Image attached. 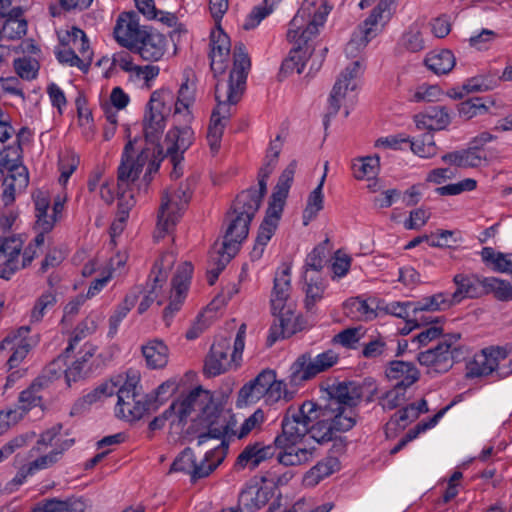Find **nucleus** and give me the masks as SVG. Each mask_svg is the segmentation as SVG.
<instances>
[{"instance_id": "f257e3e1", "label": "nucleus", "mask_w": 512, "mask_h": 512, "mask_svg": "<svg viewBox=\"0 0 512 512\" xmlns=\"http://www.w3.org/2000/svg\"><path fill=\"white\" fill-rule=\"evenodd\" d=\"M325 403L310 401L306 411L309 436L318 444L328 443L337 433L351 430L357 423L354 408L363 397V385L356 382H339L325 389Z\"/></svg>"}, {"instance_id": "f03ea898", "label": "nucleus", "mask_w": 512, "mask_h": 512, "mask_svg": "<svg viewBox=\"0 0 512 512\" xmlns=\"http://www.w3.org/2000/svg\"><path fill=\"white\" fill-rule=\"evenodd\" d=\"M193 412H197V415L192 419L187 434H197L198 446L205 444L209 437L227 434L229 426L225 415L211 393L202 387L192 390L182 401L173 402L168 409L149 423V430L156 431L163 428L168 420L171 425L183 426Z\"/></svg>"}, {"instance_id": "7ed1b4c3", "label": "nucleus", "mask_w": 512, "mask_h": 512, "mask_svg": "<svg viewBox=\"0 0 512 512\" xmlns=\"http://www.w3.org/2000/svg\"><path fill=\"white\" fill-rule=\"evenodd\" d=\"M250 67L251 61L245 45L242 42L236 43L229 79L227 83H221L218 80L215 86L217 106L212 111L207 131V141L213 155L220 149L226 123L232 116V106L240 101L244 93Z\"/></svg>"}, {"instance_id": "20e7f679", "label": "nucleus", "mask_w": 512, "mask_h": 512, "mask_svg": "<svg viewBox=\"0 0 512 512\" xmlns=\"http://www.w3.org/2000/svg\"><path fill=\"white\" fill-rule=\"evenodd\" d=\"M308 406L310 401H304L297 408L290 406L283 415L281 433L275 437L274 444L281 450L277 455L278 463L284 466L302 465L313 458L314 449L297 447L309 435Z\"/></svg>"}, {"instance_id": "39448f33", "label": "nucleus", "mask_w": 512, "mask_h": 512, "mask_svg": "<svg viewBox=\"0 0 512 512\" xmlns=\"http://www.w3.org/2000/svg\"><path fill=\"white\" fill-rule=\"evenodd\" d=\"M297 162L291 161L278 178L268 203L266 215L259 227L256 243L251 252L252 259H259L264 247L273 236L284 209L285 201L294 180Z\"/></svg>"}, {"instance_id": "423d86ee", "label": "nucleus", "mask_w": 512, "mask_h": 512, "mask_svg": "<svg viewBox=\"0 0 512 512\" xmlns=\"http://www.w3.org/2000/svg\"><path fill=\"white\" fill-rule=\"evenodd\" d=\"M290 267L286 266L274 278V287L271 296V310L275 316L274 324L270 328L268 342L272 345L279 338H287L296 332L297 317L292 304L287 301L290 296Z\"/></svg>"}, {"instance_id": "0eeeda50", "label": "nucleus", "mask_w": 512, "mask_h": 512, "mask_svg": "<svg viewBox=\"0 0 512 512\" xmlns=\"http://www.w3.org/2000/svg\"><path fill=\"white\" fill-rule=\"evenodd\" d=\"M225 420L229 426L227 434L208 438V440H220V444L217 447L207 451L204 459L200 463L196 462L193 450L189 447L185 448L173 461L170 472H184L190 474L193 482L197 479L207 477L213 472L224 460L229 448V437L233 435L232 426L235 424L233 419L229 420L225 416Z\"/></svg>"}, {"instance_id": "6e6552de", "label": "nucleus", "mask_w": 512, "mask_h": 512, "mask_svg": "<svg viewBox=\"0 0 512 512\" xmlns=\"http://www.w3.org/2000/svg\"><path fill=\"white\" fill-rule=\"evenodd\" d=\"M163 159V149L149 146L143 148L135 160L133 158L122 159L118 167L117 194L121 193V198L123 197L130 185L138 179L146 164L147 170L143 179L148 184L151 181V174L158 171Z\"/></svg>"}, {"instance_id": "1a4fd4ad", "label": "nucleus", "mask_w": 512, "mask_h": 512, "mask_svg": "<svg viewBox=\"0 0 512 512\" xmlns=\"http://www.w3.org/2000/svg\"><path fill=\"white\" fill-rule=\"evenodd\" d=\"M117 383L118 386L115 393L118 399L115 411L118 418L126 421H135L145 414L158 410L159 404L157 400L140 395L135 378H128L121 386L120 381H117Z\"/></svg>"}, {"instance_id": "9d476101", "label": "nucleus", "mask_w": 512, "mask_h": 512, "mask_svg": "<svg viewBox=\"0 0 512 512\" xmlns=\"http://www.w3.org/2000/svg\"><path fill=\"white\" fill-rule=\"evenodd\" d=\"M460 338L461 335L459 333L444 335L435 347L418 354V362L428 367L430 369L429 373L447 372L458 361L460 347L457 346V343Z\"/></svg>"}, {"instance_id": "9b49d317", "label": "nucleus", "mask_w": 512, "mask_h": 512, "mask_svg": "<svg viewBox=\"0 0 512 512\" xmlns=\"http://www.w3.org/2000/svg\"><path fill=\"white\" fill-rule=\"evenodd\" d=\"M194 185L195 179L189 178L177 190L163 194L158 213V228L161 231L168 232L179 220L192 197Z\"/></svg>"}, {"instance_id": "f8f14e48", "label": "nucleus", "mask_w": 512, "mask_h": 512, "mask_svg": "<svg viewBox=\"0 0 512 512\" xmlns=\"http://www.w3.org/2000/svg\"><path fill=\"white\" fill-rule=\"evenodd\" d=\"M339 360V355L333 350H327L312 357L310 352L300 355L290 367L289 381L291 385L299 386L333 367Z\"/></svg>"}, {"instance_id": "ddd939ff", "label": "nucleus", "mask_w": 512, "mask_h": 512, "mask_svg": "<svg viewBox=\"0 0 512 512\" xmlns=\"http://www.w3.org/2000/svg\"><path fill=\"white\" fill-rule=\"evenodd\" d=\"M165 95L162 91H154L147 104V111L143 120V129L146 140V146L150 148L157 147L163 149L159 145V139L165 127L164 110Z\"/></svg>"}, {"instance_id": "4468645a", "label": "nucleus", "mask_w": 512, "mask_h": 512, "mask_svg": "<svg viewBox=\"0 0 512 512\" xmlns=\"http://www.w3.org/2000/svg\"><path fill=\"white\" fill-rule=\"evenodd\" d=\"M360 71V61H354L350 66L346 67L335 82L329 96V106L326 114L324 115L323 124L325 129L328 128L330 119L338 113L346 92L349 89L352 91L355 89L356 86L355 84H352L351 81L360 74Z\"/></svg>"}, {"instance_id": "2eb2a0df", "label": "nucleus", "mask_w": 512, "mask_h": 512, "mask_svg": "<svg viewBox=\"0 0 512 512\" xmlns=\"http://www.w3.org/2000/svg\"><path fill=\"white\" fill-rule=\"evenodd\" d=\"M175 255L172 252H166L162 254L159 260H157L151 270L150 277L151 283H147V294L144 296L138 306V313L143 314L156 300L159 290L168 278V271L172 268L175 263Z\"/></svg>"}, {"instance_id": "dca6fc26", "label": "nucleus", "mask_w": 512, "mask_h": 512, "mask_svg": "<svg viewBox=\"0 0 512 512\" xmlns=\"http://www.w3.org/2000/svg\"><path fill=\"white\" fill-rule=\"evenodd\" d=\"M192 272V264L190 262H184L178 267L176 274L172 278V299L163 311V319L167 326L170 325L174 314L181 308L188 290Z\"/></svg>"}, {"instance_id": "f3484780", "label": "nucleus", "mask_w": 512, "mask_h": 512, "mask_svg": "<svg viewBox=\"0 0 512 512\" xmlns=\"http://www.w3.org/2000/svg\"><path fill=\"white\" fill-rule=\"evenodd\" d=\"M226 223L223 241L219 248L221 252H229L230 255H236L239 245L249 234L251 220H247L244 216L229 210L226 214Z\"/></svg>"}, {"instance_id": "a211bd4d", "label": "nucleus", "mask_w": 512, "mask_h": 512, "mask_svg": "<svg viewBox=\"0 0 512 512\" xmlns=\"http://www.w3.org/2000/svg\"><path fill=\"white\" fill-rule=\"evenodd\" d=\"M231 349V340L229 338H220L210 349L204 363V374L208 377H215L225 373L232 363V355L229 357Z\"/></svg>"}, {"instance_id": "6ab92c4d", "label": "nucleus", "mask_w": 512, "mask_h": 512, "mask_svg": "<svg viewBox=\"0 0 512 512\" xmlns=\"http://www.w3.org/2000/svg\"><path fill=\"white\" fill-rule=\"evenodd\" d=\"M146 30V27L140 29L135 12H125L118 17L113 33L116 41L121 46L132 51Z\"/></svg>"}, {"instance_id": "aec40b11", "label": "nucleus", "mask_w": 512, "mask_h": 512, "mask_svg": "<svg viewBox=\"0 0 512 512\" xmlns=\"http://www.w3.org/2000/svg\"><path fill=\"white\" fill-rule=\"evenodd\" d=\"M276 445H265L262 442L250 443L241 451L234 463V470L241 471L244 469L254 470L261 463L271 459L276 452Z\"/></svg>"}, {"instance_id": "412c9836", "label": "nucleus", "mask_w": 512, "mask_h": 512, "mask_svg": "<svg viewBox=\"0 0 512 512\" xmlns=\"http://www.w3.org/2000/svg\"><path fill=\"white\" fill-rule=\"evenodd\" d=\"M210 46V67L214 73V76L217 77L218 75H222L225 72L231 50L230 38L221 29L220 26L217 28V30L211 32Z\"/></svg>"}, {"instance_id": "4be33fe9", "label": "nucleus", "mask_w": 512, "mask_h": 512, "mask_svg": "<svg viewBox=\"0 0 512 512\" xmlns=\"http://www.w3.org/2000/svg\"><path fill=\"white\" fill-rule=\"evenodd\" d=\"M194 141V132L190 126L175 127L166 134L165 142L167 144L166 154L171 163L181 162L183 153L191 146Z\"/></svg>"}, {"instance_id": "5701e85b", "label": "nucleus", "mask_w": 512, "mask_h": 512, "mask_svg": "<svg viewBox=\"0 0 512 512\" xmlns=\"http://www.w3.org/2000/svg\"><path fill=\"white\" fill-rule=\"evenodd\" d=\"M506 353L500 347H490L482 350L467 366L468 378L488 376L492 374L499 365V358H505Z\"/></svg>"}, {"instance_id": "b1692460", "label": "nucleus", "mask_w": 512, "mask_h": 512, "mask_svg": "<svg viewBox=\"0 0 512 512\" xmlns=\"http://www.w3.org/2000/svg\"><path fill=\"white\" fill-rule=\"evenodd\" d=\"M272 495L270 488L261 486L257 481H250L239 495V509L241 512H255L265 506Z\"/></svg>"}, {"instance_id": "393cba45", "label": "nucleus", "mask_w": 512, "mask_h": 512, "mask_svg": "<svg viewBox=\"0 0 512 512\" xmlns=\"http://www.w3.org/2000/svg\"><path fill=\"white\" fill-rule=\"evenodd\" d=\"M166 43L163 34L153 29H147L133 51L138 53L143 60L154 62L163 57Z\"/></svg>"}, {"instance_id": "a878e982", "label": "nucleus", "mask_w": 512, "mask_h": 512, "mask_svg": "<svg viewBox=\"0 0 512 512\" xmlns=\"http://www.w3.org/2000/svg\"><path fill=\"white\" fill-rule=\"evenodd\" d=\"M265 194L260 189L256 190L254 187L243 190L234 199L230 211L252 221L261 206Z\"/></svg>"}, {"instance_id": "bb28decb", "label": "nucleus", "mask_w": 512, "mask_h": 512, "mask_svg": "<svg viewBox=\"0 0 512 512\" xmlns=\"http://www.w3.org/2000/svg\"><path fill=\"white\" fill-rule=\"evenodd\" d=\"M453 282L456 285V290L449 294L453 306L459 304L465 298H477L485 294L482 279L474 275L456 274Z\"/></svg>"}, {"instance_id": "cd10ccee", "label": "nucleus", "mask_w": 512, "mask_h": 512, "mask_svg": "<svg viewBox=\"0 0 512 512\" xmlns=\"http://www.w3.org/2000/svg\"><path fill=\"white\" fill-rule=\"evenodd\" d=\"M10 174L3 181L2 200L6 206L15 200V194L24 190L29 183L27 168L22 165L13 164L9 168Z\"/></svg>"}, {"instance_id": "c85d7f7f", "label": "nucleus", "mask_w": 512, "mask_h": 512, "mask_svg": "<svg viewBox=\"0 0 512 512\" xmlns=\"http://www.w3.org/2000/svg\"><path fill=\"white\" fill-rule=\"evenodd\" d=\"M117 386L118 383L113 379L101 383L94 390L90 391L75 401L71 408L70 415H80L83 412L89 410L93 404L112 396L115 393Z\"/></svg>"}, {"instance_id": "c756f323", "label": "nucleus", "mask_w": 512, "mask_h": 512, "mask_svg": "<svg viewBox=\"0 0 512 512\" xmlns=\"http://www.w3.org/2000/svg\"><path fill=\"white\" fill-rule=\"evenodd\" d=\"M385 374L389 380L396 381V386L405 388H409L420 378V372L413 363L401 360L390 361Z\"/></svg>"}, {"instance_id": "7c9ffc66", "label": "nucleus", "mask_w": 512, "mask_h": 512, "mask_svg": "<svg viewBox=\"0 0 512 512\" xmlns=\"http://www.w3.org/2000/svg\"><path fill=\"white\" fill-rule=\"evenodd\" d=\"M274 371L265 369L253 380L246 383L239 391V398L245 402H256L267 395L273 382Z\"/></svg>"}, {"instance_id": "2f4dec72", "label": "nucleus", "mask_w": 512, "mask_h": 512, "mask_svg": "<svg viewBox=\"0 0 512 512\" xmlns=\"http://www.w3.org/2000/svg\"><path fill=\"white\" fill-rule=\"evenodd\" d=\"M415 123L419 129L438 131L449 125L450 116L445 107L434 106L428 108L424 113L416 115Z\"/></svg>"}, {"instance_id": "473e14b6", "label": "nucleus", "mask_w": 512, "mask_h": 512, "mask_svg": "<svg viewBox=\"0 0 512 512\" xmlns=\"http://www.w3.org/2000/svg\"><path fill=\"white\" fill-rule=\"evenodd\" d=\"M184 81L178 90V97L175 103V113H180L181 109L187 110V116L192 118L189 108L195 102L197 78L191 69H185L183 72Z\"/></svg>"}, {"instance_id": "72a5a7b5", "label": "nucleus", "mask_w": 512, "mask_h": 512, "mask_svg": "<svg viewBox=\"0 0 512 512\" xmlns=\"http://www.w3.org/2000/svg\"><path fill=\"white\" fill-rule=\"evenodd\" d=\"M396 1L397 0H380L360 27L361 34H365L369 38L374 37L376 35L377 26L379 24L383 26L389 21L392 14L391 6Z\"/></svg>"}, {"instance_id": "f704fd0d", "label": "nucleus", "mask_w": 512, "mask_h": 512, "mask_svg": "<svg viewBox=\"0 0 512 512\" xmlns=\"http://www.w3.org/2000/svg\"><path fill=\"white\" fill-rule=\"evenodd\" d=\"M442 161L460 168L479 167L482 161L486 160V155L472 146L468 149H462L444 154Z\"/></svg>"}, {"instance_id": "c9c22d12", "label": "nucleus", "mask_w": 512, "mask_h": 512, "mask_svg": "<svg viewBox=\"0 0 512 512\" xmlns=\"http://www.w3.org/2000/svg\"><path fill=\"white\" fill-rule=\"evenodd\" d=\"M321 7L324 8L323 12H315L313 18L309 24L298 33V37L293 41L296 46L299 44L303 47V50H307L309 56L312 55V50L308 46V42L315 37L319 32V26H322L325 22V17L331 10V7L327 5L326 1L321 0Z\"/></svg>"}, {"instance_id": "e433bc0d", "label": "nucleus", "mask_w": 512, "mask_h": 512, "mask_svg": "<svg viewBox=\"0 0 512 512\" xmlns=\"http://www.w3.org/2000/svg\"><path fill=\"white\" fill-rule=\"evenodd\" d=\"M315 12H321L319 9L316 10V1L305 0L289 23V29L287 31L288 41L296 40L298 33L309 24Z\"/></svg>"}, {"instance_id": "4c0bfd02", "label": "nucleus", "mask_w": 512, "mask_h": 512, "mask_svg": "<svg viewBox=\"0 0 512 512\" xmlns=\"http://www.w3.org/2000/svg\"><path fill=\"white\" fill-rule=\"evenodd\" d=\"M141 351L149 368L160 369L168 363V347L159 339L149 341Z\"/></svg>"}, {"instance_id": "58836bf2", "label": "nucleus", "mask_w": 512, "mask_h": 512, "mask_svg": "<svg viewBox=\"0 0 512 512\" xmlns=\"http://www.w3.org/2000/svg\"><path fill=\"white\" fill-rule=\"evenodd\" d=\"M326 175L323 174L317 187L312 190L306 201V206L303 210V224L308 225L310 221L315 219L318 213L324 208V194L323 186L325 183Z\"/></svg>"}, {"instance_id": "ea45409f", "label": "nucleus", "mask_w": 512, "mask_h": 512, "mask_svg": "<svg viewBox=\"0 0 512 512\" xmlns=\"http://www.w3.org/2000/svg\"><path fill=\"white\" fill-rule=\"evenodd\" d=\"M455 57L448 49H443L438 52L429 53L424 63L435 74H447L455 66Z\"/></svg>"}, {"instance_id": "a19ab883", "label": "nucleus", "mask_w": 512, "mask_h": 512, "mask_svg": "<svg viewBox=\"0 0 512 512\" xmlns=\"http://www.w3.org/2000/svg\"><path fill=\"white\" fill-rule=\"evenodd\" d=\"M222 413L227 417V419H233L234 423H237L236 422V419L233 415H230L228 414L227 412L224 411L222 405H220L219 403H216ZM264 412L261 410V409H257L252 415H250L245 421L244 423L241 425L239 431H235V426L236 424H234L232 426V430H233V435H231L229 437V442L231 441V439L233 437H237L238 439H243L245 438L246 436H248L254 429L256 428H260L261 424L264 422Z\"/></svg>"}, {"instance_id": "79ce46f5", "label": "nucleus", "mask_w": 512, "mask_h": 512, "mask_svg": "<svg viewBox=\"0 0 512 512\" xmlns=\"http://www.w3.org/2000/svg\"><path fill=\"white\" fill-rule=\"evenodd\" d=\"M142 292L140 287H135L129 294L124 298L122 304H120L114 314L109 318V334L114 335L118 329L120 322L126 317L128 312L136 304L139 294Z\"/></svg>"}, {"instance_id": "37998d69", "label": "nucleus", "mask_w": 512, "mask_h": 512, "mask_svg": "<svg viewBox=\"0 0 512 512\" xmlns=\"http://www.w3.org/2000/svg\"><path fill=\"white\" fill-rule=\"evenodd\" d=\"M414 315L422 311H443L453 306L448 293H437L414 302Z\"/></svg>"}, {"instance_id": "c03bdc74", "label": "nucleus", "mask_w": 512, "mask_h": 512, "mask_svg": "<svg viewBox=\"0 0 512 512\" xmlns=\"http://www.w3.org/2000/svg\"><path fill=\"white\" fill-rule=\"evenodd\" d=\"M379 168L380 158L378 155L359 158L352 165L354 177L358 180L365 177L371 180L372 177L378 174Z\"/></svg>"}, {"instance_id": "a18cd8bd", "label": "nucleus", "mask_w": 512, "mask_h": 512, "mask_svg": "<svg viewBox=\"0 0 512 512\" xmlns=\"http://www.w3.org/2000/svg\"><path fill=\"white\" fill-rule=\"evenodd\" d=\"M482 287L485 294L493 293L499 301L512 300V284L508 281L496 277H485L482 279Z\"/></svg>"}, {"instance_id": "49530a36", "label": "nucleus", "mask_w": 512, "mask_h": 512, "mask_svg": "<svg viewBox=\"0 0 512 512\" xmlns=\"http://www.w3.org/2000/svg\"><path fill=\"white\" fill-rule=\"evenodd\" d=\"M235 255H230L229 252H221L215 243L213 252L210 256V264L212 267L207 271V280L209 285H214L218 279L219 274L223 271L226 265Z\"/></svg>"}, {"instance_id": "de8ad7c7", "label": "nucleus", "mask_w": 512, "mask_h": 512, "mask_svg": "<svg viewBox=\"0 0 512 512\" xmlns=\"http://www.w3.org/2000/svg\"><path fill=\"white\" fill-rule=\"evenodd\" d=\"M308 56L307 50H303V47L299 44L290 51L289 57L283 61L280 72L289 74L296 71V73L301 74Z\"/></svg>"}, {"instance_id": "09e8293b", "label": "nucleus", "mask_w": 512, "mask_h": 512, "mask_svg": "<svg viewBox=\"0 0 512 512\" xmlns=\"http://www.w3.org/2000/svg\"><path fill=\"white\" fill-rule=\"evenodd\" d=\"M338 468V459L335 457H327L310 469L306 480H309L311 484H317L320 480L338 470Z\"/></svg>"}, {"instance_id": "8fccbe9b", "label": "nucleus", "mask_w": 512, "mask_h": 512, "mask_svg": "<svg viewBox=\"0 0 512 512\" xmlns=\"http://www.w3.org/2000/svg\"><path fill=\"white\" fill-rule=\"evenodd\" d=\"M399 45L411 53L420 52L425 48V41L417 24L411 25L403 33Z\"/></svg>"}, {"instance_id": "3c124183", "label": "nucleus", "mask_w": 512, "mask_h": 512, "mask_svg": "<svg viewBox=\"0 0 512 512\" xmlns=\"http://www.w3.org/2000/svg\"><path fill=\"white\" fill-rule=\"evenodd\" d=\"M281 0H264L263 4L254 7L243 23L244 30L255 28L265 17H267Z\"/></svg>"}, {"instance_id": "603ef678", "label": "nucleus", "mask_w": 512, "mask_h": 512, "mask_svg": "<svg viewBox=\"0 0 512 512\" xmlns=\"http://www.w3.org/2000/svg\"><path fill=\"white\" fill-rule=\"evenodd\" d=\"M43 388L45 387L35 379L27 389L20 393L18 404L23 408V411L28 412L33 407L40 405L42 397L39 395V392Z\"/></svg>"}, {"instance_id": "864d4df0", "label": "nucleus", "mask_w": 512, "mask_h": 512, "mask_svg": "<svg viewBox=\"0 0 512 512\" xmlns=\"http://www.w3.org/2000/svg\"><path fill=\"white\" fill-rule=\"evenodd\" d=\"M66 365V356L60 355L53 361H51L43 370L42 374L36 378L40 384L44 387H47L54 380H57L61 377V374L64 373V366Z\"/></svg>"}, {"instance_id": "5fc2aeb1", "label": "nucleus", "mask_w": 512, "mask_h": 512, "mask_svg": "<svg viewBox=\"0 0 512 512\" xmlns=\"http://www.w3.org/2000/svg\"><path fill=\"white\" fill-rule=\"evenodd\" d=\"M345 314L353 319H362L371 317L374 312L365 300L359 297H352L344 303Z\"/></svg>"}, {"instance_id": "6e6d98bb", "label": "nucleus", "mask_w": 512, "mask_h": 512, "mask_svg": "<svg viewBox=\"0 0 512 512\" xmlns=\"http://www.w3.org/2000/svg\"><path fill=\"white\" fill-rule=\"evenodd\" d=\"M91 373V367L89 365H85V360L74 361L64 370L66 385L71 387L73 383L86 379Z\"/></svg>"}, {"instance_id": "4d7b16f0", "label": "nucleus", "mask_w": 512, "mask_h": 512, "mask_svg": "<svg viewBox=\"0 0 512 512\" xmlns=\"http://www.w3.org/2000/svg\"><path fill=\"white\" fill-rule=\"evenodd\" d=\"M93 0H57L58 5H50L49 12L51 16L58 17L62 11H83L89 8Z\"/></svg>"}, {"instance_id": "13d9d810", "label": "nucleus", "mask_w": 512, "mask_h": 512, "mask_svg": "<svg viewBox=\"0 0 512 512\" xmlns=\"http://www.w3.org/2000/svg\"><path fill=\"white\" fill-rule=\"evenodd\" d=\"M305 280H307V275H305ZM324 290L325 286L321 281L313 282L312 278L306 281L305 308L307 311H313L315 304L323 298Z\"/></svg>"}, {"instance_id": "bf43d9fd", "label": "nucleus", "mask_w": 512, "mask_h": 512, "mask_svg": "<svg viewBox=\"0 0 512 512\" xmlns=\"http://www.w3.org/2000/svg\"><path fill=\"white\" fill-rule=\"evenodd\" d=\"M410 148L414 154L422 158H430L437 154V146L432 135H424L422 139L410 141Z\"/></svg>"}, {"instance_id": "052dcab7", "label": "nucleus", "mask_w": 512, "mask_h": 512, "mask_svg": "<svg viewBox=\"0 0 512 512\" xmlns=\"http://www.w3.org/2000/svg\"><path fill=\"white\" fill-rule=\"evenodd\" d=\"M96 329L97 323L92 318H86L82 322H80L73 332V336L69 342L68 347L65 350V353L72 351L78 342H80L86 336L94 333Z\"/></svg>"}, {"instance_id": "680f3d73", "label": "nucleus", "mask_w": 512, "mask_h": 512, "mask_svg": "<svg viewBox=\"0 0 512 512\" xmlns=\"http://www.w3.org/2000/svg\"><path fill=\"white\" fill-rule=\"evenodd\" d=\"M405 387L394 385V387L387 391L380 399L379 404L384 410H393L400 406L405 401Z\"/></svg>"}, {"instance_id": "e2e57ef3", "label": "nucleus", "mask_w": 512, "mask_h": 512, "mask_svg": "<svg viewBox=\"0 0 512 512\" xmlns=\"http://www.w3.org/2000/svg\"><path fill=\"white\" fill-rule=\"evenodd\" d=\"M69 36L72 38L73 46L79 49L80 59L85 60L89 67L92 61V52L86 34L79 28H73Z\"/></svg>"}, {"instance_id": "0e129e2a", "label": "nucleus", "mask_w": 512, "mask_h": 512, "mask_svg": "<svg viewBox=\"0 0 512 512\" xmlns=\"http://www.w3.org/2000/svg\"><path fill=\"white\" fill-rule=\"evenodd\" d=\"M328 239H326L323 243L317 245L311 253L308 254L306 258V272L311 269L314 271H321L323 268V263L326 259V245L328 243Z\"/></svg>"}, {"instance_id": "69168bd1", "label": "nucleus", "mask_w": 512, "mask_h": 512, "mask_svg": "<svg viewBox=\"0 0 512 512\" xmlns=\"http://www.w3.org/2000/svg\"><path fill=\"white\" fill-rule=\"evenodd\" d=\"M26 31V20H4L2 23V35L6 39H19L26 34Z\"/></svg>"}, {"instance_id": "338daca9", "label": "nucleus", "mask_w": 512, "mask_h": 512, "mask_svg": "<svg viewBox=\"0 0 512 512\" xmlns=\"http://www.w3.org/2000/svg\"><path fill=\"white\" fill-rule=\"evenodd\" d=\"M14 69L19 77L26 80L34 79L38 71V62L30 58L14 60Z\"/></svg>"}, {"instance_id": "774afa93", "label": "nucleus", "mask_w": 512, "mask_h": 512, "mask_svg": "<svg viewBox=\"0 0 512 512\" xmlns=\"http://www.w3.org/2000/svg\"><path fill=\"white\" fill-rule=\"evenodd\" d=\"M56 303V297L53 293L47 292L42 294L36 301L35 306L31 312V321L39 322L42 320L45 310L53 307Z\"/></svg>"}]
</instances>
